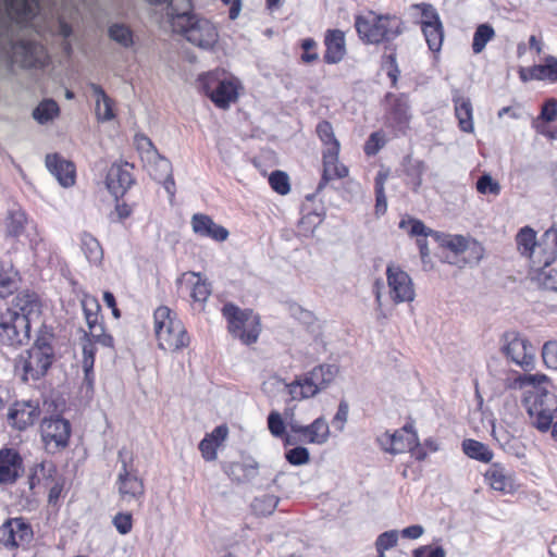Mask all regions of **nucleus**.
Segmentation results:
<instances>
[{
  "instance_id": "nucleus-33",
  "label": "nucleus",
  "mask_w": 557,
  "mask_h": 557,
  "mask_svg": "<svg viewBox=\"0 0 557 557\" xmlns=\"http://www.w3.org/2000/svg\"><path fill=\"white\" fill-rule=\"evenodd\" d=\"M462 451L469 458L485 463L491 462L494 456L487 445L472 438H467L462 442Z\"/></svg>"
},
{
  "instance_id": "nucleus-7",
  "label": "nucleus",
  "mask_w": 557,
  "mask_h": 557,
  "mask_svg": "<svg viewBox=\"0 0 557 557\" xmlns=\"http://www.w3.org/2000/svg\"><path fill=\"white\" fill-rule=\"evenodd\" d=\"M117 461L121 468L115 484L120 499L127 505L134 504L139 508L145 497V485L134 465V456L129 450L123 447L117 453Z\"/></svg>"
},
{
  "instance_id": "nucleus-41",
  "label": "nucleus",
  "mask_w": 557,
  "mask_h": 557,
  "mask_svg": "<svg viewBox=\"0 0 557 557\" xmlns=\"http://www.w3.org/2000/svg\"><path fill=\"white\" fill-rule=\"evenodd\" d=\"M395 436L394 447H392V454L397 455L406 451L407 449H412L413 445L419 446V437L418 434H412L411 436H406L403 431L398 430L392 434Z\"/></svg>"
},
{
  "instance_id": "nucleus-39",
  "label": "nucleus",
  "mask_w": 557,
  "mask_h": 557,
  "mask_svg": "<svg viewBox=\"0 0 557 557\" xmlns=\"http://www.w3.org/2000/svg\"><path fill=\"white\" fill-rule=\"evenodd\" d=\"M495 36L494 28L490 24H481L476 27L473 35L472 49L474 53L484 50L486 44Z\"/></svg>"
},
{
  "instance_id": "nucleus-47",
  "label": "nucleus",
  "mask_w": 557,
  "mask_h": 557,
  "mask_svg": "<svg viewBox=\"0 0 557 557\" xmlns=\"http://www.w3.org/2000/svg\"><path fill=\"white\" fill-rule=\"evenodd\" d=\"M87 326L89 329V335L95 341V343H98L103 347H113V337L106 333L102 323L98 321L90 323Z\"/></svg>"
},
{
  "instance_id": "nucleus-9",
  "label": "nucleus",
  "mask_w": 557,
  "mask_h": 557,
  "mask_svg": "<svg viewBox=\"0 0 557 557\" xmlns=\"http://www.w3.org/2000/svg\"><path fill=\"white\" fill-rule=\"evenodd\" d=\"M222 314L234 338H238L245 345H251L258 341L261 332L260 318L251 309H240L227 302L222 308Z\"/></svg>"
},
{
  "instance_id": "nucleus-60",
  "label": "nucleus",
  "mask_w": 557,
  "mask_h": 557,
  "mask_svg": "<svg viewBox=\"0 0 557 557\" xmlns=\"http://www.w3.org/2000/svg\"><path fill=\"white\" fill-rule=\"evenodd\" d=\"M349 413V405L346 400H341L337 411L333 418V424L338 431H343L347 422Z\"/></svg>"
},
{
  "instance_id": "nucleus-30",
  "label": "nucleus",
  "mask_w": 557,
  "mask_h": 557,
  "mask_svg": "<svg viewBox=\"0 0 557 557\" xmlns=\"http://www.w3.org/2000/svg\"><path fill=\"white\" fill-rule=\"evenodd\" d=\"M81 249L90 264L99 265L103 260V249L99 240L88 232L79 237Z\"/></svg>"
},
{
  "instance_id": "nucleus-59",
  "label": "nucleus",
  "mask_w": 557,
  "mask_h": 557,
  "mask_svg": "<svg viewBox=\"0 0 557 557\" xmlns=\"http://www.w3.org/2000/svg\"><path fill=\"white\" fill-rule=\"evenodd\" d=\"M218 447L216 443L208 436H205L199 443V450L201 451L203 459L207 461H213L216 459Z\"/></svg>"
},
{
  "instance_id": "nucleus-17",
  "label": "nucleus",
  "mask_w": 557,
  "mask_h": 557,
  "mask_svg": "<svg viewBox=\"0 0 557 557\" xmlns=\"http://www.w3.org/2000/svg\"><path fill=\"white\" fill-rule=\"evenodd\" d=\"M32 525L22 517L8 519L0 527V543L7 548H16L33 540Z\"/></svg>"
},
{
  "instance_id": "nucleus-64",
  "label": "nucleus",
  "mask_w": 557,
  "mask_h": 557,
  "mask_svg": "<svg viewBox=\"0 0 557 557\" xmlns=\"http://www.w3.org/2000/svg\"><path fill=\"white\" fill-rule=\"evenodd\" d=\"M382 66L385 70H398L396 50L389 45L385 47V52L382 57Z\"/></svg>"
},
{
  "instance_id": "nucleus-23",
  "label": "nucleus",
  "mask_w": 557,
  "mask_h": 557,
  "mask_svg": "<svg viewBox=\"0 0 557 557\" xmlns=\"http://www.w3.org/2000/svg\"><path fill=\"white\" fill-rule=\"evenodd\" d=\"M338 153L339 150H335L334 147L323 150V174L317 187L318 193L321 191L330 181L344 178L348 175V169L344 164L338 163Z\"/></svg>"
},
{
  "instance_id": "nucleus-29",
  "label": "nucleus",
  "mask_w": 557,
  "mask_h": 557,
  "mask_svg": "<svg viewBox=\"0 0 557 557\" xmlns=\"http://www.w3.org/2000/svg\"><path fill=\"white\" fill-rule=\"evenodd\" d=\"M91 96L96 102V115L99 121L107 122L114 117L113 102L111 98L104 92L101 86L90 84Z\"/></svg>"
},
{
  "instance_id": "nucleus-11",
  "label": "nucleus",
  "mask_w": 557,
  "mask_h": 557,
  "mask_svg": "<svg viewBox=\"0 0 557 557\" xmlns=\"http://www.w3.org/2000/svg\"><path fill=\"white\" fill-rule=\"evenodd\" d=\"M72 426L69 420L52 416L40 423V435L48 454H57L69 446Z\"/></svg>"
},
{
  "instance_id": "nucleus-42",
  "label": "nucleus",
  "mask_w": 557,
  "mask_h": 557,
  "mask_svg": "<svg viewBox=\"0 0 557 557\" xmlns=\"http://www.w3.org/2000/svg\"><path fill=\"white\" fill-rule=\"evenodd\" d=\"M385 181L386 175L379 173L374 182L375 190V214L377 216L385 214L387 210V199L385 196Z\"/></svg>"
},
{
  "instance_id": "nucleus-55",
  "label": "nucleus",
  "mask_w": 557,
  "mask_h": 557,
  "mask_svg": "<svg viewBox=\"0 0 557 557\" xmlns=\"http://www.w3.org/2000/svg\"><path fill=\"white\" fill-rule=\"evenodd\" d=\"M152 159H156V162L153 169L154 173H151V175L156 181L161 182L163 177L172 174V164L166 158L158 153V156L152 157Z\"/></svg>"
},
{
  "instance_id": "nucleus-13",
  "label": "nucleus",
  "mask_w": 557,
  "mask_h": 557,
  "mask_svg": "<svg viewBox=\"0 0 557 557\" xmlns=\"http://www.w3.org/2000/svg\"><path fill=\"white\" fill-rule=\"evenodd\" d=\"M385 101L389 104L385 114L386 125L393 128L396 135H406L412 116L408 98L404 94L395 96L388 92Z\"/></svg>"
},
{
  "instance_id": "nucleus-38",
  "label": "nucleus",
  "mask_w": 557,
  "mask_h": 557,
  "mask_svg": "<svg viewBox=\"0 0 557 557\" xmlns=\"http://www.w3.org/2000/svg\"><path fill=\"white\" fill-rule=\"evenodd\" d=\"M429 49L433 52L441 50L444 40L443 24L433 25L432 27H421Z\"/></svg>"
},
{
  "instance_id": "nucleus-36",
  "label": "nucleus",
  "mask_w": 557,
  "mask_h": 557,
  "mask_svg": "<svg viewBox=\"0 0 557 557\" xmlns=\"http://www.w3.org/2000/svg\"><path fill=\"white\" fill-rule=\"evenodd\" d=\"M60 113L59 104L53 99H44L33 111V117L39 124H47Z\"/></svg>"
},
{
  "instance_id": "nucleus-28",
  "label": "nucleus",
  "mask_w": 557,
  "mask_h": 557,
  "mask_svg": "<svg viewBox=\"0 0 557 557\" xmlns=\"http://www.w3.org/2000/svg\"><path fill=\"white\" fill-rule=\"evenodd\" d=\"M550 264L531 265L530 276L544 289L557 292V269L552 268Z\"/></svg>"
},
{
  "instance_id": "nucleus-46",
  "label": "nucleus",
  "mask_w": 557,
  "mask_h": 557,
  "mask_svg": "<svg viewBox=\"0 0 557 557\" xmlns=\"http://www.w3.org/2000/svg\"><path fill=\"white\" fill-rule=\"evenodd\" d=\"M269 184L280 195H287L290 190L289 177L283 171H274L269 176Z\"/></svg>"
},
{
  "instance_id": "nucleus-53",
  "label": "nucleus",
  "mask_w": 557,
  "mask_h": 557,
  "mask_svg": "<svg viewBox=\"0 0 557 557\" xmlns=\"http://www.w3.org/2000/svg\"><path fill=\"white\" fill-rule=\"evenodd\" d=\"M268 428L274 437H283L288 425L285 424L280 412L271 411L268 416Z\"/></svg>"
},
{
  "instance_id": "nucleus-2",
  "label": "nucleus",
  "mask_w": 557,
  "mask_h": 557,
  "mask_svg": "<svg viewBox=\"0 0 557 557\" xmlns=\"http://www.w3.org/2000/svg\"><path fill=\"white\" fill-rule=\"evenodd\" d=\"M518 382L524 388L522 403L533 425L542 432L549 430L557 413V396L546 387L548 377L539 373L523 374Z\"/></svg>"
},
{
  "instance_id": "nucleus-26",
  "label": "nucleus",
  "mask_w": 557,
  "mask_h": 557,
  "mask_svg": "<svg viewBox=\"0 0 557 557\" xmlns=\"http://www.w3.org/2000/svg\"><path fill=\"white\" fill-rule=\"evenodd\" d=\"M485 479L495 491L511 493L515 490L513 474L500 463H493L486 471Z\"/></svg>"
},
{
  "instance_id": "nucleus-8",
  "label": "nucleus",
  "mask_w": 557,
  "mask_h": 557,
  "mask_svg": "<svg viewBox=\"0 0 557 557\" xmlns=\"http://www.w3.org/2000/svg\"><path fill=\"white\" fill-rule=\"evenodd\" d=\"M196 88L203 92L221 110H228L239 98L242 83L236 77L219 79L213 72H202L196 79Z\"/></svg>"
},
{
  "instance_id": "nucleus-6",
  "label": "nucleus",
  "mask_w": 557,
  "mask_h": 557,
  "mask_svg": "<svg viewBox=\"0 0 557 557\" xmlns=\"http://www.w3.org/2000/svg\"><path fill=\"white\" fill-rule=\"evenodd\" d=\"M517 245L521 253L529 257L531 265L553 263L557 256V228H548L536 243L535 231L524 226L517 234Z\"/></svg>"
},
{
  "instance_id": "nucleus-27",
  "label": "nucleus",
  "mask_w": 557,
  "mask_h": 557,
  "mask_svg": "<svg viewBox=\"0 0 557 557\" xmlns=\"http://www.w3.org/2000/svg\"><path fill=\"white\" fill-rule=\"evenodd\" d=\"M455 114L458 119L460 129L466 133L473 132L472 104L470 99L462 97L458 90L453 94Z\"/></svg>"
},
{
  "instance_id": "nucleus-45",
  "label": "nucleus",
  "mask_w": 557,
  "mask_h": 557,
  "mask_svg": "<svg viewBox=\"0 0 557 557\" xmlns=\"http://www.w3.org/2000/svg\"><path fill=\"white\" fill-rule=\"evenodd\" d=\"M408 223L411 225L409 231L410 236H416L417 238L433 237L435 240H440L442 237V234L440 232L428 227L419 219H410Z\"/></svg>"
},
{
  "instance_id": "nucleus-52",
  "label": "nucleus",
  "mask_w": 557,
  "mask_h": 557,
  "mask_svg": "<svg viewBox=\"0 0 557 557\" xmlns=\"http://www.w3.org/2000/svg\"><path fill=\"white\" fill-rule=\"evenodd\" d=\"M285 458L293 466H302L309 462L310 453L304 446H296L285 453Z\"/></svg>"
},
{
  "instance_id": "nucleus-61",
  "label": "nucleus",
  "mask_w": 557,
  "mask_h": 557,
  "mask_svg": "<svg viewBox=\"0 0 557 557\" xmlns=\"http://www.w3.org/2000/svg\"><path fill=\"white\" fill-rule=\"evenodd\" d=\"M301 48L304 53L301 54V60L306 63H310L312 61L318 60V53L315 52L317 41L312 38H306L301 41Z\"/></svg>"
},
{
  "instance_id": "nucleus-19",
  "label": "nucleus",
  "mask_w": 557,
  "mask_h": 557,
  "mask_svg": "<svg viewBox=\"0 0 557 557\" xmlns=\"http://www.w3.org/2000/svg\"><path fill=\"white\" fill-rule=\"evenodd\" d=\"M40 416V408L37 401H15L9 409L8 421L11 426L24 431L32 426Z\"/></svg>"
},
{
  "instance_id": "nucleus-40",
  "label": "nucleus",
  "mask_w": 557,
  "mask_h": 557,
  "mask_svg": "<svg viewBox=\"0 0 557 557\" xmlns=\"http://www.w3.org/2000/svg\"><path fill=\"white\" fill-rule=\"evenodd\" d=\"M278 505V497L271 494H265L256 497L252 502V509L257 515L268 516L271 515Z\"/></svg>"
},
{
  "instance_id": "nucleus-50",
  "label": "nucleus",
  "mask_w": 557,
  "mask_h": 557,
  "mask_svg": "<svg viewBox=\"0 0 557 557\" xmlns=\"http://www.w3.org/2000/svg\"><path fill=\"white\" fill-rule=\"evenodd\" d=\"M82 307L87 325L98 322L100 305L95 297H85L82 300Z\"/></svg>"
},
{
  "instance_id": "nucleus-48",
  "label": "nucleus",
  "mask_w": 557,
  "mask_h": 557,
  "mask_svg": "<svg viewBox=\"0 0 557 557\" xmlns=\"http://www.w3.org/2000/svg\"><path fill=\"white\" fill-rule=\"evenodd\" d=\"M197 277V281L193 285L191 298L194 301L205 302L211 295V285L207 281L201 280L199 273H191Z\"/></svg>"
},
{
  "instance_id": "nucleus-1",
  "label": "nucleus",
  "mask_w": 557,
  "mask_h": 557,
  "mask_svg": "<svg viewBox=\"0 0 557 557\" xmlns=\"http://www.w3.org/2000/svg\"><path fill=\"white\" fill-rule=\"evenodd\" d=\"M150 4L166 3L165 23L173 33L185 37L187 41L201 49H210L216 42V27L207 18L193 13L190 0H147Z\"/></svg>"
},
{
  "instance_id": "nucleus-21",
  "label": "nucleus",
  "mask_w": 557,
  "mask_h": 557,
  "mask_svg": "<svg viewBox=\"0 0 557 557\" xmlns=\"http://www.w3.org/2000/svg\"><path fill=\"white\" fill-rule=\"evenodd\" d=\"M23 469L20 454L12 448L0 449V484H13Z\"/></svg>"
},
{
  "instance_id": "nucleus-35",
  "label": "nucleus",
  "mask_w": 557,
  "mask_h": 557,
  "mask_svg": "<svg viewBox=\"0 0 557 557\" xmlns=\"http://www.w3.org/2000/svg\"><path fill=\"white\" fill-rule=\"evenodd\" d=\"M17 272L9 263H0V297L5 298L17 289Z\"/></svg>"
},
{
  "instance_id": "nucleus-44",
  "label": "nucleus",
  "mask_w": 557,
  "mask_h": 557,
  "mask_svg": "<svg viewBox=\"0 0 557 557\" xmlns=\"http://www.w3.org/2000/svg\"><path fill=\"white\" fill-rule=\"evenodd\" d=\"M413 8L421 12V27H432L442 24L437 10L430 3H418Z\"/></svg>"
},
{
  "instance_id": "nucleus-34",
  "label": "nucleus",
  "mask_w": 557,
  "mask_h": 557,
  "mask_svg": "<svg viewBox=\"0 0 557 557\" xmlns=\"http://www.w3.org/2000/svg\"><path fill=\"white\" fill-rule=\"evenodd\" d=\"M108 37L122 48L128 49L134 45V33L124 23H112L108 27Z\"/></svg>"
},
{
  "instance_id": "nucleus-62",
  "label": "nucleus",
  "mask_w": 557,
  "mask_h": 557,
  "mask_svg": "<svg viewBox=\"0 0 557 557\" xmlns=\"http://www.w3.org/2000/svg\"><path fill=\"white\" fill-rule=\"evenodd\" d=\"M135 144L139 151L145 152L149 156V159H152V157L158 156V150L156 149L150 138H148L147 136L136 135Z\"/></svg>"
},
{
  "instance_id": "nucleus-49",
  "label": "nucleus",
  "mask_w": 557,
  "mask_h": 557,
  "mask_svg": "<svg viewBox=\"0 0 557 557\" xmlns=\"http://www.w3.org/2000/svg\"><path fill=\"white\" fill-rule=\"evenodd\" d=\"M398 541V532L396 530L386 531L379 535L375 542V547L379 557L384 556V552L396 546Z\"/></svg>"
},
{
  "instance_id": "nucleus-16",
  "label": "nucleus",
  "mask_w": 557,
  "mask_h": 557,
  "mask_svg": "<svg viewBox=\"0 0 557 557\" xmlns=\"http://www.w3.org/2000/svg\"><path fill=\"white\" fill-rule=\"evenodd\" d=\"M504 354L524 371L534 367V354L531 344L516 333L505 334Z\"/></svg>"
},
{
  "instance_id": "nucleus-51",
  "label": "nucleus",
  "mask_w": 557,
  "mask_h": 557,
  "mask_svg": "<svg viewBox=\"0 0 557 557\" xmlns=\"http://www.w3.org/2000/svg\"><path fill=\"white\" fill-rule=\"evenodd\" d=\"M476 190L483 195L497 196L500 193V185L490 174H483L476 181Z\"/></svg>"
},
{
  "instance_id": "nucleus-63",
  "label": "nucleus",
  "mask_w": 557,
  "mask_h": 557,
  "mask_svg": "<svg viewBox=\"0 0 557 557\" xmlns=\"http://www.w3.org/2000/svg\"><path fill=\"white\" fill-rule=\"evenodd\" d=\"M557 117V100L549 99L547 100L543 107L540 114V119L545 122H553Z\"/></svg>"
},
{
  "instance_id": "nucleus-12",
  "label": "nucleus",
  "mask_w": 557,
  "mask_h": 557,
  "mask_svg": "<svg viewBox=\"0 0 557 557\" xmlns=\"http://www.w3.org/2000/svg\"><path fill=\"white\" fill-rule=\"evenodd\" d=\"M30 339V327L18 319L16 313L7 310L0 312V347L15 350L27 345Z\"/></svg>"
},
{
  "instance_id": "nucleus-54",
  "label": "nucleus",
  "mask_w": 557,
  "mask_h": 557,
  "mask_svg": "<svg viewBox=\"0 0 557 557\" xmlns=\"http://www.w3.org/2000/svg\"><path fill=\"white\" fill-rule=\"evenodd\" d=\"M385 136L382 132L372 133L364 144V153L367 156L376 154L385 145Z\"/></svg>"
},
{
  "instance_id": "nucleus-15",
  "label": "nucleus",
  "mask_w": 557,
  "mask_h": 557,
  "mask_svg": "<svg viewBox=\"0 0 557 557\" xmlns=\"http://www.w3.org/2000/svg\"><path fill=\"white\" fill-rule=\"evenodd\" d=\"M391 298L395 304L411 302L416 293L410 275L399 265L391 263L386 268Z\"/></svg>"
},
{
  "instance_id": "nucleus-37",
  "label": "nucleus",
  "mask_w": 557,
  "mask_h": 557,
  "mask_svg": "<svg viewBox=\"0 0 557 557\" xmlns=\"http://www.w3.org/2000/svg\"><path fill=\"white\" fill-rule=\"evenodd\" d=\"M26 214L21 209H12L7 216V232L10 236L18 237L25 230Z\"/></svg>"
},
{
  "instance_id": "nucleus-57",
  "label": "nucleus",
  "mask_w": 557,
  "mask_h": 557,
  "mask_svg": "<svg viewBox=\"0 0 557 557\" xmlns=\"http://www.w3.org/2000/svg\"><path fill=\"white\" fill-rule=\"evenodd\" d=\"M519 74L523 83L540 81L554 84L557 82V72H519Z\"/></svg>"
},
{
  "instance_id": "nucleus-56",
  "label": "nucleus",
  "mask_w": 557,
  "mask_h": 557,
  "mask_svg": "<svg viewBox=\"0 0 557 557\" xmlns=\"http://www.w3.org/2000/svg\"><path fill=\"white\" fill-rule=\"evenodd\" d=\"M542 357L547 368L557 370V341H549L544 344Z\"/></svg>"
},
{
  "instance_id": "nucleus-3",
  "label": "nucleus",
  "mask_w": 557,
  "mask_h": 557,
  "mask_svg": "<svg viewBox=\"0 0 557 557\" xmlns=\"http://www.w3.org/2000/svg\"><path fill=\"white\" fill-rule=\"evenodd\" d=\"M53 334L40 333L34 345L15 362V371L23 382L38 381L48 372L54 361Z\"/></svg>"
},
{
  "instance_id": "nucleus-22",
  "label": "nucleus",
  "mask_w": 557,
  "mask_h": 557,
  "mask_svg": "<svg viewBox=\"0 0 557 557\" xmlns=\"http://www.w3.org/2000/svg\"><path fill=\"white\" fill-rule=\"evenodd\" d=\"M190 223L195 234L215 242H224L230 235L224 226L216 224L211 216L203 213H195Z\"/></svg>"
},
{
  "instance_id": "nucleus-14",
  "label": "nucleus",
  "mask_w": 557,
  "mask_h": 557,
  "mask_svg": "<svg viewBox=\"0 0 557 557\" xmlns=\"http://www.w3.org/2000/svg\"><path fill=\"white\" fill-rule=\"evenodd\" d=\"M10 313H16L29 327L32 323L39 320L42 313V301L39 295L33 290L24 289L18 292L5 309Z\"/></svg>"
},
{
  "instance_id": "nucleus-43",
  "label": "nucleus",
  "mask_w": 557,
  "mask_h": 557,
  "mask_svg": "<svg viewBox=\"0 0 557 557\" xmlns=\"http://www.w3.org/2000/svg\"><path fill=\"white\" fill-rule=\"evenodd\" d=\"M317 134L321 141L325 145V149H332L333 147L335 150H339V143L335 138L333 126L327 121H321L317 125Z\"/></svg>"
},
{
  "instance_id": "nucleus-58",
  "label": "nucleus",
  "mask_w": 557,
  "mask_h": 557,
  "mask_svg": "<svg viewBox=\"0 0 557 557\" xmlns=\"http://www.w3.org/2000/svg\"><path fill=\"white\" fill-rule=\"evenodd\" d=\"M112 523L120 534H122V535L128 534L133 528L132 513L131 512H119L113 517Z\"/></svg>"
},
{
  "instance_id": "nucleus-4",
  "label": "nucleus",
  "mask_w": 557,
  "mask_h": 557,
  "mask_svg": "<svg viewBox=\"0 0 557 557\" xmlns=\"http://www.w3.org/2000/svg\"><path fill=\"white\" fill-rule=\"evenodd\" d=\"M153 326L158 347L164 351H178L190 343L185 325L166 306H160L154 310Z\"/></svg>"
},
{
  "instance_id": "nucleus-20",
  "label": "nucleus",
  "mask_w": 557,
  "mask_h": 557,
  "mask_svg": "<svg viewBox=\"0 0 557 557\" xmlns=\"http://www.w3.org/2000/svg\"><path fill=\"white\" fill-rule=\"evenodd\" d=\"M133 183L134 178L128 169V163H125L124 165L113 164L109 169L106 185L110 194L116 199L124 196Z\"/></svg>"
},
{
  "instance_id": "nucleus-25",
  "label": "nucleus",
  "mask_w": 557,
  "mask_h": 557,
  "mask_svg": "<svg viewBox=\"0 0 557 557\" xmlns=\"http://www.w3.org/2000/svg\"><path fill=\"white\" fill-rule=\"evenodd\" d=\"M325 52L323 59L327 64H337L346 54L345 33L341 29H329L324 36Z\"/></svg>"
},
{
  "instance_id": "nucleus-18",
  "label": "nucleus",
  "mask_w": 557,
  "mask_h": 557,
  "mask_svg": "<svg viewBox=\"0 0 557 557\" xmlns=\"http://www.w3.org/2000/svg\"><path fill=\"white\" fill-rule=\"evenodd\" d=\"M287 425L292 433L300 435L301 443L324 445L330 438V425L324 417H319L307 425L296 420L289 421Z\"/></svg>"
},
{
  "instance_id": "nucleus-31",
  "label": "nucleus",
  "mask_w": 557,
  "mask_h": 557,
  "mask_svg": "<svg viewBox=\"0 0 557 557\" xmlns=\"http://www.w3.org/2000/svg\"><path fill=\"white\" fill-rule=\"evenodd\" d=\"M445 246L456 253L470 250V256H473L476 263L483 258L484 248L478 242H473L470 245L462 235L449 236L445 242Z\"/></svg>"
},
{
  "instance_id": "nucleus-24",
  "label": "nucleus",
  "mask_w": 557,
  "mask_h": 557,
  "mask_svg": "<svg viewBox=\"0 0 557 557\" xmlns=\"http://www.w3.org/2000/svg\"><path fill=\"white\" fill-rule=\"evenodd\" d=\"M46 166L61 186L71 187L74 185L75 166L71 161L62 159L58 153L47 154Z\"/></svg>"
},
{
  "instance_id": "nucleus-32",
  "label": "nucleus",
  "mask_w": 557,
  "mask_h": 557,
  "mask_svg": "<svg viewBox=\"0 0 557 557\" xmlns=\"http://www.w3.org/2000/svg\"><path fill=\"white\" fill-rule=\"evenodd\" d=\"M426 164L422 160H414L411 156L404 159V171L412 186L413 191H418L423 182V175L426 171Z\"/></svg>"
},
{
  "instance_id": "nucleus-5",
  "label": "nucleus",
  "mask_w": 557,
  "mask_h": 557,
  "mask_svg": "<svg viewBox=\"0 0 557 557\" xmlns=\"http://www.w3.org/2000/svg\"><path fill=\"white\" fill-rule=\"evenodd\" d=\"M401 25V21L394 15H381L372 11L355 18L359 38L371 45L392 42L403 33Z\"/></svg>"
},
{
  "instance_id": "nucleus-10",
  "label": "nucleus",
  "mask_w": 557,
  "mask_h": 557,
  "mask_svg": "<svg viewBox=\"0 0 557 557\" xmlns=\"http://www.w3.org/2000/svg\"><path fill=\"white\" fill-rule=\"evenodd\" d=\"M337 373V366L320 364L309 371L302 379L287 384L288 394L293 400L313 397L325 389L334 381Z\"/></svg>"
}]
</instances>
